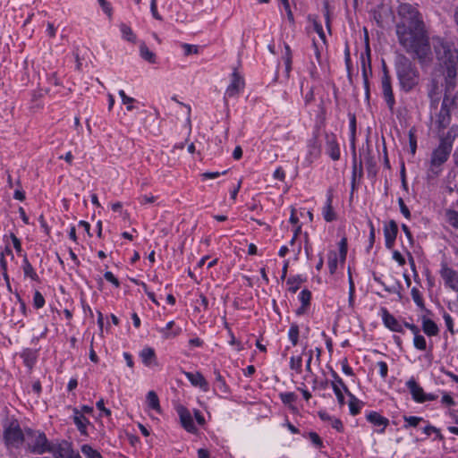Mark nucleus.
<instances>
[{
	"label": "nucleus",
	"mask_w": 458,
	"mask_h": 458,
	"mask_svg": "<svg viewBox=\"0 0 458 458\" xmlns=\"http://www.w3.org/2000/svg\"><path fill=\"white\" fill-rule=\"evenodd\" d=\"M403 419H404V421L407 423V425H405V427H407V426L416 427L422 420V418L415 417V416H404Z\"/></svg>",
	"instance_id": "nucleus-45"
},
{
	"label": "nucleus",
	"mask_w": 458,
	"mask_h": 458,
	"mask_svg": "<svg viewBox=\"0 0 458 458\" xmlns=\"http://www.w3.org/2000/svg\"><path fill=\"white\" fill-rule=\"evenodd\" d=\"M274 178L275 179H278L280 181H284V178H285V174L284 172V170L281 168V167H278L275 172H274V174H273Z\"/></svg>",
	"instance_id": "nucleus-63"
},
{
	"label": "nucleus",
	"mask_w": 458,
	"mask_h": 458,
	"mask_svg": "<svg viewBox=\"0 0 458 458\" xmlns=\"http://www.w3.org/2000/svg\"><path fill=\"white\" fill-rule=\"evenodd\" d=\"M423 331L428 335H437L438 334V327L437 324L428 318L423 319Z\"/></svg>",
	"instance_id": "nucleus-27"
},
{
	"label": "nucleus",
	"mask_w": 458,
	"mask_h": 458,
	"mask_svg": "<svg viewBox=\"0 0 458 458\" xmlns=\"http://www.w3.org/2000/svg\"><path fill=\"white\" fill-rule=\"evenodd\" d=\"M414 346L421 351H424L427 347L426 340L423 335H420L419 333L414 334Z\"/></svg>",
	"instance_id": "nucleus-38"
},
{
	"label": "nucleus",
	"mask_w": 458,
	"mask_h": 458,
	"mask_svg": "<svg viewBox=\"0 0 458 458\" xmlns=\"http://www.w3.org/2000/svg\"><path fill=\"white\" fill-rule=\"evenodd\" d=\"M23 272L26 276L30 277L32 280L38 279V275L34 271V268L32 267L31 264L29 262L28 259L24 257L23 259Z\"/></svg>",
	"instance_id": "nucleus-30"
},
{
	"label": "nucleus",
	"mask_w": 458,
	"mask_h": 458,
	"mask_svg": "<svg viewBox=\"0 0 458 458\" xmlns=\"http://www.w3.org/2000/svg\"><path fill=\"white\" fill-rule=\"evenodd\" d=\"M4 437L7 445L18 447L25 440V431L22 432L17 420H13L5 427Z\"/></svg>",
	"instance_id": "nucleus-6"
},
{
	"label": "nucleus",
	"mask_w": 458,
	"mask_h": 458,
	"mask_svg": "<svg viewBox=\"0 0 458 458\" xmlns=\"http://www.w3.org/2000/svg\"><path fill=\"white\" fill-rule=\"evenodd\" d=\"M301 366H302V359L301 356L298 357H291L290 359V368L293 370H295L297 373L301 372Z\"/></svg>",
	"instance_id": "nucleus-37"
},
{
	"label": "nucleus",
	"mask_w": 458,
	"mask_h": 458,
	"mask_svg": "<svg viewBox=\"0 0 458 458\" xmlns=\"http://www.w3.org/2000/svg\"><path fill=\"white\" fill-rule=\"evenodd\" d=\"M119 96L121 97L123 103L127 105V110H132L133 106L131 104L134 101V99L131 97H128L123 89L119 91Z\"/></svg>",
	"instance_id": "nucleus-43"
},
{
	"label": "nucleus",
	"mask_w": 458,
	"mask_h": 458,
	"mask_svg": "<svg viewBox=\"0 0 458 458\" xmlns=\"http://www.w3.org/2000/svg\"><path fill=\"white\" fill-rule=\"evenodd\" d=\"M81 453L87 457V458H103L102 455L98 452L97 450L93 449L89 445H83L81 446Z\"/></svg>",
	"instance_id": "nucleus-31"
},
{
	"label": "nucleus",
	"mask_w": 458,
	"mask_h": 458,
	"mask_svg": "<svg viewBox=\"0 0 458 458\" xmlns=\"http://www.w3.org/2000/svg\"><path fill=\"white\" fill-rule=\"evenodd\" d=\"M454 89H447V85L445 84V98L442 102V107L438 114V123L442 127H445L449 123V111L450 106H454L450 101L452 98H450V93Z\"/></svg>",
	"instance_id": "nucleus-10"
},
{
	"label": "nucleus",
	"mask_w": 458,
	"mask_h": 458,
	"mask_svg": "<svg viewBox=\"0 0 458 458\" xmlns=\"http://www.w3.org/2000/svg\"><path fill=\"white\" fill-rule=\"evenodd\" d=\"M120 29H121V32L123 34V38L124 39H126L130 42L135 41L136 37L129 26H127L126 24H122L120 26Z\"/></svg>",
	"instance_id": "nucleus-35"
},
{
	"label": "nucleus",
	"mask_w": 458,
	"mask_h": 458,
	"mask_svg": "<svg viewBox=\"0 0 458 458\" xmlns=\"http://www.w3.org/2000/svg\"><path fill=\"white\" fill-rule=\"evenodd\" d=\"M377 367L379 368L380 376L385 378L387 376V364L385 361H378Z\"/></svg>",
	"instance_id": "nucleus-54"
},
{
	"label": "nucleus",
	"mask_w": 458,
	"mask_h": 458,
	"mask_svg": "<svg viewBox=\"0 0 458 458\" xmlns=\"http://www.w3.org/2000/svg\"><path fill=\"white\" fill-rule=\"evenodd\" d=\"M142 362L148 366H157L156 353L153 348L145 347L140 352Z\"/></svg>",
	"instance_id": "nucleus-18"
},
{
	"label": "nucleus",
	"mask_w": 458,
	"mask_h": 458,
	"mask_svg": "<svg viewBox=\"0 0 458 458\" xmlns=\"http://www.w3.org/2000/svg\"><path fill=\"white\" fill-rule=\"evenodd\" d=\"M396 36L400 45L408 54L414 55L420 63L426 61L430 53V47L423 23L408 25L406 22H398Z\"/></svg>",
	"instance_id": "nucleus-1"
},
{
	"label": "nucleus",
	"mask_w": 458,
	"mask_h": 458,
	"mask_svg": "<svg viewBox=\"0 0 458 458\" xmlns=\"http://www.w3.org/2000/svg\"><path fill=\"white\" fill-rule=\"evenodd\" d=\"M382 313L383 321L386 327L394 332H403L402 324L397 321L393 315H391L386 309L383 310Z\"/></svg>",
	"instance_id": "nucleus-17"
},
{
	"label": "nucleus",
	"mask_w": 458,
	"mask_h": 458,
	"mask_svg": "<svg viewBox=\"0 0 458 458\" xmlns=\"http://www.w3.org/2000/svg\"><path fill=\"white\" fill-rule=\"evenodd\" d=\"M332 201H333V195L331 191H328L327 199L326 201V204L322 210V215L324 219L327 222H332L336 219V214L335 213L333 207H332Z\"/></svg>",
	"instance_id": "nucleus-21"
},
{
	"label": "nucleus",
	"mask_w": 458,
	"mask_h": 458,
	"mask_svg": "<svg viewBox=\"0 0 458 458\" xmlns=\"http://www.w3.org/2000/svg\"><path fill=\"white\" fill-rule=\"evenodd\" d=\"M398 228L394 221H390L387 225L384 228V235L386 239V246L387 249H391L394 246Z\"/></svg>",
	"instance_id": "nucleus-15"
},
{
	"label": "nucleus",
	"mask_w": 458,
	"mask_h": 458,
	"mask_svg": "<svg viewBox=\"0 0 458 458\" xmlns=\"http://www.w3.org/2000/svg\"><path fill=\"white\" fill-rule=\"evenodd\" d=\"M150 10H151V13L155 19H157L158 21L162 20V17L160 16V14L157 12V0H151Z\"/></svg>",
	"instance_id": "nucleus-52"
},
{
	"label": "nucleus",
	"mask_w": 458,
	"mask_h": 458,
	"mask_svg": "<svg viewBox=\"0 0 458 458\" xmlns=\"http://www.w3.org/2000/svg\"><path fill=\"white\" fill-rule=\"evenodd\" d=\"M74 423L77 426L79 431L85 435L87 425L89 424V420L84 417L82 413H81L77 409H74Z\"/></svg>",
	"instance_id": "nucleus-25"
},
{
	"label": "nucleus",
	"mask_w": 458,
	"mask_h": 458,
	"mask_svg": "<svg viewBox=\"0 0 458 458\" xmlns=\"http://www.w3.org/2000/svg\"><path fill=\"white\" fill-rule=\"evenodd\" d=\"M215 374H216V387H218L221 392L225 393L226 386H225V382L224 378L222 377L220 372L216 371Z\"/></svg>",
	"instance_id": "nucleus-44"
},
{
	"label": "nucleus",
	"mask_w": 458,
	"mask_h": 458,
	"mask_svg": "<svg viewBox=\"0 0 458 458\" xmlns=\"http://www.w3.org/2000/svg\"><path fill=\"white\" fill-rule=\"evenodd\" d=\"M346 393L349 394V396L351 398V400L349 402L350 411L352 415H356L360 411V401L353 394H352L349 391Z\"/></svg>",
	"instance_id": "nucleus-33"
},
{
	"label": "nucleus",
	"mask_w": 458,
	"mask_h": 458,
	"mask_svg": "<svg viewBox=\"0 0 458 458\" xmlns=\"http://www.w3.org/2000/svg\"><path fill=\"white\" fill-rule=\"evenodd\" d=\"M313 25L316 32L319 35L320 38L325 42L326 36L321 24H319L317 21H314Z\"/></svg>",
	"instance_id": "nucleus-56"
},
{
	"label": "nucleus",
	"mask_w": 458,
	"mask_h": 458,
	"mask_svg": "<svg viewBox=\"0 0 458 458\" xmlns=\"http://www.w3.org/2000/svg\"><path fill=\"white\" fill-rule=\"evenodd\" d=\"M398 14L402 18L400 22H406L408 25L423 23L417 9L410 4H401L398 7Z\"/></svg>",
	"instance_id": "nucleus-7"
},
{
	"label": "nucleus",
	"mask_w": 458,
	"mask_h": 458,
	"mask_svg": "<svg viewBox=\"0 0 458 458\" xmlns=\"http://www.w3.org/2000/svg\"><path fill=\"white\" fill-rule=\"evenodd\" d=\"M328 267L330 274H334L337 268V254L335 251H331L328 254Z\"/></svg>",
	"instance_id": "nucleus-36"
},
{
	"label": "nucleus",
	"mask_w": 458,
	"mask_h": 458,
	"mask_svg": "<svg viewBox=\"0 0 458 458\" xmlns=\"http://www.w3.org/2000/svg\"><path fill=\"white\" fill-rule=\"evenodd\" d=\"M299 326L297 324H292L288 332V337L294 346L299 341Z\"/></svg>",
	"instance_id": "nucleus-32"
},
{
	"label": "nucleus",
	"mask_w": 458,
	"mask_h": 458,
	"mask_svg": "<svg viewBox=\"0 0 458 458\" xmlns=\"http://www.w3.org/2000/svg\"><path fill=\"white\" fill-rule=\"evenodd\" d=\"M174 322L170 321L166 324L165 327L161 329L160 332L164 335L165 338L168 339L171 337H174L179 334V331H174L173 333H169V330L174 327Z\"/></svg>",
	"instance_id": "nucleus-40"
},
{
	"label": "nucleus",
	"mask_w": 458,
	"mask_h": 458,
	"mask_svg": "<svg viewBox=\"0 0 458 458\" xmlns=\"http://www.w3.org/2000/svg\"><path fill=\"white\" fill-rule=\"evenodd\" d=\"M340 259L344 262L347 254V239L343 238L339 242Z\"/></svg>",
	"instance_id": "nucleus-41"
},
{
	"label": "nucleus",
	"mask_w": 458,
	"mask_h": 458,
	"mask_svg": "<svg viewBox=\"0 0 458 458\" xmlns=\"http://www.w3.org/2000/svg\"><path fill=\"white\" fill-rule=\"evenodd\" d=\"M369 249L372 248L373 244H374V242H375V228H374V225L372 224V222L369 220Z\"/></svg>",
	"instance_id": "nucleus-59"
},
{
	"label": "nucleus",
	"mask_w": 458,
	"mask_h": 458,
	"mask_svg": "<svg viewBox=\"0 0 458 458\" xmlns=\"http://www.w3.org/2000/svg\"><path fill=\"white\" fill-rule=\"evenodd\" d=\"M411 297L414 301V302L421 309H424V301H423V299L420 295V291L413 287L411 291Z\"/></svg>",
	"instance_id": "nucleus-39"
},
{
	"label": "nucleus",
	"mask_w": 458,
	"mask_h": 458,
	"mask_svg": "<svg viewBox=\"0 0 458 458\" xmlns=\"http://www.w3.org/2000/svg\"><path fill=\"white\" fill-rule=\"evenodd\" d=\"M147 402L149 408L159 411H160V404H159V399L157 395V394L154 391H149L147 394Z\"/></svg>",
	"instance_id": "nucleus-28"
},
{
	"label": "nucleus",
	"mask_w": 458,
	"mask_h": 458,
	"mask_svg": "<svg viewBox=\"0 0 458 458\" xmlns=\"http://www.w3.org/2000/svg\"><path fill=\"white\" fill-rule=\"evenodd\" d=\"M244 88V80L237 72H233L232 74V81L226 89L225 95L229 98L237 96Z\"/></svg>",
	"instance_id": "nucleus-12"
},
{
	"label": "nucleus",
	"mask_w": 458,
	"mask_h": 458,
	"mask_svg": "<svg viewBox=\"0 0 458 458\" xmlns=\"http://www.w3.org/2000/svg\"><path fill=\"white\" fill-rule=\"evenodd\" d=\"M183 48L185 49V55L197 54L198 47L193 45L184 44Z\"/></svg>",
	"instance_id": "nucleus-62"
},
{
	"label": "nucleus",
	"mask_w": 458,
	"mask_h": 458,
	"mask_svg": "<svg viewBox=\"0 0 458 458\" xmlns=\"http://www.w3.org/2000/svg\"><path fill=\"white\" fill-rule=\"evenodd\" d=\"M104 277L106 278V280H107L108 282L113 284L115 287H119L120 283H119L118 279L113 275L112 272H110V271L106 272L104 275Z\"/></svg>",
	"instance_id": "nucleus-48"
},
{
	"label": "nucleus",
	"mask_w": 458,
	"mask_h": 458,
	"mask_svg": "<svg viewBox=\"0 0 458 458\" xmlns=\"http://www.w3.org/2000/svg\"><path fill=\"white\" fill-rule=\"evenodd\" d=\"M97 408L99 409L106 416L111 415V411L109 409H106L104 404V400L100 399L98 402H97Z\"/></svg>",
	"instance_id": "nucleus-60"
},
{
	"label": "nucleus",
	"mask_w": 458,
	"mask_h": 458,
	"mask_svg": "<svg viewBox=\"0 0 458 458\" xmlns=\"http://www.w3.org/2000/svg\"><path fill=\"white\" fill-rule=\"evenodd\" d=\"M327 148L333 160L335 161L340 158V148L335 135L327 136Z\"/></svg>",
	"instance_id": "nucleus-20"
},
{
	"label": "nucleus",
	"mask_w": 458,
	"mask_h": 458,
	"mask_svg": "<svg viewBox=\"0 0 458 458\" xmlns=\"http://www.w3.org/2000/svg\"><path fill=\"white\" fill-rule=\"evenodd\" d=\"M440 275L447 286L458 292V275L454 269L446 264H443Z\"/></svg>",
	"instance_id": "nucleus-11"
},
{
	"label": "nucleus",
	"mask_w": 458,
	"mask_h": 458,
	"mask_svg": "<svg viewBox=\"0 0 458 458\" xmlns=\"http://www.w3.org/2000/svg\"><path fill=\"white\" fill-rule=\"evenodd\" d=\"M333 390L337 397V400L341 405L344 403V396L341 391L340 386L336 383H332Z\"/></svg>",
	"instance_id": "nucleus-46"
},
{
	"label": "nucleus",
	"mask_w": 458,
	"mask_h": 458,
	"mask_svg": "<svg viewBox=\"0 0 458 458\" xmlns=\"http://www.w3.org/2000/svg\"><path fill=\"white\" fill-rule=\"evenodd\" d=\"M398 203H399V206H400V209H401L402 214H403L406 218H410V216H411V213H410V210H409V208H407V206L404 204L403 199L400 198V199H398Z\"/></svg>",
	"instance_id": "nucleus-49"
},
{
	"label": "nucleus",
	"mask_w": 458,
	"mask_h": 458,
	"mask_svg": "<svg viewBox=\"0 0 458 458\" xmlns=\"http://www.w3.org/2000/svg\"><path fill=\"white\" fill-rule=\"evenodd\" d=\"M295 394L293 393L281 394V399L284 403H290L295 401Z\"/></svg>",
	"instance_id": "nucleus-53"
},
{
	"label": "nucleus",
	"mask_w": 458,
	"mask_h": 458,
	"mask_svg": "<svg viewBox=\"0 0 458 458\" xmlns=\"http://www.w3.org/2000/svg\"><path fill=\"white\" fill-rule=\"evenodd\" d=\"M178 413H179L180 420H181L182 427L188 432L194 433L197 429L194 425L191 412L186 408L180 407L178 409Z\"/></svg>",
	"instance_id": "nucleus-14"
},
{
	"label": "nucleus",
	"mask_w": 458,
	"mask_h": 458,
	"mask_svg": "<svg viewBox=\"0 0 458 458\" xmlns=\"http://www.w3.org/2000/svg\"><path fill=\"white\" fill-rule=\"evenodd\" d=\"M100 6L102 7L103 11L108 15L111 16L112 14V8L110 6V4L106 0H98Z\"/></svg>",
	"instance_id": "nucleus-51"
},
{
	"label": "nucleus",
	"mask_w": 458,
	"mask_h": 458,
	"mask_svg": "<svg viewBox=\"0 0 458 458\" xmlns=\"http://www.w3.org/2000/svg\"><path fill=\"white\" fill-rule=\"evenodd\" d=\"M310 298H311V293L309 290L304 289L301 292L300 300L302 303V306L301 309H299V310L297 312L298 314H301L303 312V310H305V308L310 305Z\"/></svg>",
	"instance_id": "nucleus-29"
},
{
	"label": "nucleus",
	"mask_w": 458,
	"mask_h": 458,
	"mask_svg": "<svg viewBox=\"0 0 458 458\" xmlns=\"http://www.w3.org/2000/svg\"><path fill=\"white\" fill-rule=\"evenodd\" d=\"M407 387L409 388L412 398L414 401L418 403H424L425 397H424V391L422 387L417 384L415 379L413 377L410 378L406 383Z\"/></svg>",
	"instance_id": "nucleus-16"
},
{
	"label": "nucleus",
	"mask_w": 458,
	"mask_h": 458,
	"mask_svg": "<svg viewBox=\"0 0 458 458\" xmlns=\"http://www.w3.org/2000/svg\"><path fill=\"white\" fill-rule=\"evenodd\" d=\"M186 377L189 379V381L194 386H199L204 391H207L208 388V384L203 375L199 372L191 373V372H185L184 373Z\"/></svg>",
	"instance_id": "nucleus-19"
},
{
	"label": "nucleus",
	"mask_w": 458,
	"mask_h": 458,
	"mask_svg": "<svg viewBox=\"0 0 458 458\" xmlns=\"http://www.w3.org/2000/svg\"><path fill=\"white\" fill-rule=\"evenodd\" d=\"M321 154V146L316 136L309 141L308 144V158L310 162L317 159Z\"/></svg>",
	"instance_id": "nucleus-22"
},
{
	"label": "nucleus",
	"mask_w": 458,
	"mask_h": 458,
	"mask_svg": "<svg viewBox=\"0 0 458 458\" xmlns=\"http://www.w3.org/2000/svg\"><path fill=\"white\" fill-rule=\"evenodd\" d=\"M454 139L450 133L440 140V143L431 155L429 176H437L441 172V165L445 163L453 149Z\"/></svg>",
	"instance_id": "nucleus-4"
},
{
	"label": "nucleus",
	"mask_w": 458,
	"mask_h": 458,
	"mask_svg": "<svg viewBox=\"0 0 458 458\" xmlns=\"http://www.w3.org/2000/svg\"><path fill=\"white\" fill-rule=\"evenodd\" d=\"M332 376L334 377V381L332 383H336L339 386H342L345 392L349 391L342 378L335 371L332 372Z\"/></svg>",
	"instance_id": "nucleus-58"
},
{
	"label": "nucleus",
	"mask_w": 458,
	"mask_h": 458,
	"mask_svg": "<svg viewBox=\"0 0 458 458\" xmlns=\"http://www.w3.org/2000/svg\"><path fill=\"white\" fill-rule=\"evenodd\" d=\"M443 318H444V320H445V326L447 327V329L452 333L454 334V322H453V318L452 317L445 312L444 315H443Z\"/></svg>",
	"instance_id": "nucleus-47"
},
{
	"label": "nucleus",
	"mask_w": 458,
	"mask_h": 458,
	"mask_svg": "<svg viewBox=\"0 0 458 458\" xmlns=\"http://www.w3.org/2000/svg\"><path fill=\"white\" fill-rule=\"evenodd\" d=\"M394 68L401 89L411 91L420 82V72L411 61L403 55H398Z\"/></svg>",
	"instance_id": "nucleus-3"
},
{
	"label": "nucleus",
	"mask_w": 458,
	"mask_h": 458,
	"mask_svg": "<svg viewBox=\"0 0 458 458\" xmlns=\"http://www.w3.org/2000/svg\"><path fill=\"white\" fill-rule=\"evenodd\" d=\"M362 78L367 94H369V77L372 74L371 60L360 58Z\"/></svg>",
	"instance_id": "nucleus-24"
},
{
	"label": "nucleus",
	"mask_w": 458,
	"mask_h": 458,
	"mask_svg": "<svg viewBox=\"0 0 458 458\" xmlns=\"http://www.w3.org/2000/svg\"><path fill=\"white\" fill-rule=\"evenodd\" d=\"M434 49L440 64L445 67V84L447 85V89H454L457 75L458 51L452 43L441 38L434 39Z\"/></svg>",
	"instance_id": "nucleus-2"
},
{
	"label": "nucleus",
	"mask_w": 458,
	"mask_h": 458,
	"mask_svg": "<svg viewBox=\"0 0 458 458\" xmlns=\"http://www.w3.org/2000/svg\"><path fill=\"white\" fill-rule=\"evenodd\" d=\"M445 217L447 222L454 228L458 229V212L448 209L445 211Z\"/></svg>",
	"instance_id": "nucleus-34"
},
{
	"label": "nucleus",
	"mask_w": 458,
	"mask_h": 458,
	"mask_svg": "<svg viewBox=\"0 0 458 458\" xmlns=\"http://www.w3.org/2000/svg\"><path fill=\"white\" fill-rule=\"evenodd\" d=\"M365 42H366L365 53L361 54L360 58H364V59L369 58V60H371L370 47H369V36L367 34L365 35Z\"/></svg>",
	"instance_id": "nucleus-57"
},
{
	"label": "nucleus",
	"mask_w": 458,
	"mask_h": 458,
	"mask_svg": "<svg viewBox=\"0 0 458 458\" xmlns=\"http://www.w3.org/2000/svg\"><path fill=\"white\" fill-rule=\"evenodd\" d=\"M33 304L37 309L42 308L45 304V299L38 291H36L34 293Z\"/></svg>",
	"instance_id": "nucleus-42"
},
{
	"label": "nucleus",
	"mask_w": 458,
	"mask_h": 458,
	"mask_svg": "<svg viewBox=\"0 0 458 458\" xmlns=\"http://www.w3.org/2000/svg\"><path fill=\"white\" fill-rule=\"evenodd\" d=\"M393 258L399 263V265L403 266L405 264V259L399 251H394Z\"/></svg>",
	"instance_id": "nucleus-64"
},
{
	"label": "nucleus",
	"mask_w": 458,
	"mask_h": 458,
	"mask_svg": "<svg viewBox=\"0 0 458 458\" xmlns=\"http://www.w3.org/2000/svg\"><path fill=\"white\" fill-rule=\"evenodd\" d=\"M428 96L431 100V106L437 107L441 98V85L437 78H431L428 86Z\"/></svg>",
	"instance_id": "nucleus-13"
},
{
	"label": "nucleus",
	"mask_w": 458,
	"mask_h": 458,
	"mask_svg": "<svg viewBox=\"0 0 458 458\" xmlns=\"http://www.w3.org/2000/svg\"><path fill=\"white\" fill-rule=\"evenodd\" d=\"M10 237L13 243L14 249L16 250L17 252L20 253L21 251V244L20 239L14 233H11Z\"/></svg>",
	"instance_id": "nucleus-55"
},
{
	"label": "nucleus",
	"mask_w": 458,
	"mask_h": 458,
	"mask_svg": "<svg viewBox=\"0 0 458 458\" xmlns=\"http://www.w3.org/2000/svg\"><path fill=\"white\" fill-rule=\"evenodd\" d=\"M24 442L27 443L30 452L36 454L47 453L51 445L43 432L35 431L30 428L25 429Z\"/></svg>",
	"instance_id": "nucleus-5"
},
{
	"label": "nucleus",
	"mask_w": 458,
	"mask_h": 458,
	"mask_svg": "<svg viewBox=\"0 0 458 458\" xmlns=\"http://www.w3.org/2000/svg\"><path fill=\"white\" fill-rule=\"evenodd\" d=\"M310 440L312 441V443L318 446H320L322 445V441H321V438L319 437V436L315 433V432H310Z\"/></svg>",
	"instance_id": "nucleus-61"
},
{
	"label": "nucleus",
	"mask_w": 458,
	"mask_h": 458,
	"mask_svg": "<svg viewBox=\"0 0 458 458\" xmlns=\"http://www.w3.org/2000/svg\"><path fill=\"white\" fill-rule=\"evenodd\" d=\"M140 54L145 61L150 64H156V55L151 50H149L144 42H142L140 46Z\"/></svg>",
	"instance_id": "nucleus-26"
},
{
	"label": "nucleus",
	"mask_w": 458,
	"mask_h": 458,
	"mask_svg": "<svg viewBox=\"0 0 458 458\" xmlns=\"http://www.w3.org/2000/svg\"><path fill=\"white\" fill-rule=\"evenodd\" d=\"M367 420L372 423L374 426H382V428L379 430V433H383L385 428L389 424V420L381 416L379 413L376 411H371L367 415Z\"/></svg>",
	"instance_id": "nucleus-23"
},
{
	"label": "nucleus",
	"mask_w": 458,
	"mask_h": 458,
	"mask_svg": "<svg viewBox=\"0 0 458 458\" xmlns=\"http://www.w3.org/2000/svg\"><path fill=\"white\" fill-rule=\"evenodd\" d=\"M47 453L53 454L55 458H74L76 455L71 444L67 441H62L57 444L51 443Z\"/></svg>",
	"instance_id": "nucleus-9"
},
{
	"label": "nucleus",
	"mask_w": 458,
	"mask_h": 458,
	"mask_svg": "<svg viewBox=\"0 0 458 458\" xmlns=\"http://www.w3.org/2000/svg\"><path fill=\"white\" fill-rule=\"evenodd\" d=\"M381 86H382V93L384 98L388 106V107L392 110L395 104L392 84H391V77L389 75L388 70L386 65L383 66V75L381 79Z\"/></svg>",
	"instance_id": "nucleus-8"
},
{
	"label": "nucleus",
	"mask_w": 458,
	"mask_h": 458,
	"mask_svg": "<svg viewBox=\"0 0 458 458\" xmlns=\"http://www.w3.org/2000/svg\"><path fill=\"white\" fill-rule=\"evenodd\" d=\"M7 254V255H10L12 257H13V252H12V250L9 249L8 247L5 248V250L4 252H2L1 253V258H0V265H1V267L5 271L6 270V261L4 259V254Z\"/></svg>",
	"instance_id": "nucleus-50"
}]
</instances>
